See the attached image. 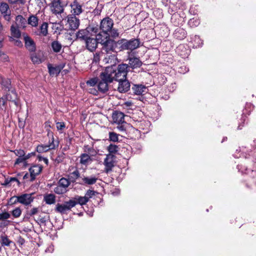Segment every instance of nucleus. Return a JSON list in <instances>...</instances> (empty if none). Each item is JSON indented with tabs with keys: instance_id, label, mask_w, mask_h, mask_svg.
Segmentation results:
<instances>
[{
	"instance_id": "1",
	"label": "nucleus",
	"mask_w": 256,
	"mask_h": 256,
	"mask_svg": "<svg viewBox=\"0 0 256 256\" xmlns=\"http://www.w3.org/2000/svg\"><path fill=\"white\" fill-rule=\"evenodd\" d=\"M101 32L98 34V38L102 45V50L106 54L112 52V20L109 17L104 18L100 22Z\"/></svg>"
},
{
	"instance_id": "2",
	"label": "nucleus",
	"mask_w": 256,
	"mask_h": 256,
	"mask_svg": "<svg viewBox=\"0 0 256 256\" xmlns=\"http://www.w3.org/2000/svg\"><path fill=\"white\" fill-rule=\"evenodd\" d=\"M100 80L98 78H94L88 80L86 84L90 86H95L97 84V88L100 92L105 93L108 90V84L112 82V66L106 68L100 76Z\"/></svg>"
},
{
	"instance_id": "3",
	"label": "nucleus",
	"mask_w": 256,
	"mask_h": 256,
	"mask_svg": "<svg viewBox=\"0 0 256 256\" xmlns=\"http://www.w3.org/2000/svg\"><path fill=\"white\" fill-rule=\"evenodd\" d=\"M140 44L139 38H132L128 40L122 38L118 42L113 40V50L120 46L118 48L120 51L124 50H129L132 51L138 48L141 46Z\"/></svg>"
},
{
	"instance_id": "4",
	"label": "nucleus",
	"mask_w": 256,
	"mask_h": 256,
	"mask_svg": "<svg viewBox=\"0 0 256 256\" xmlns=\"http://www.w3.org/2000/svg\"><path fill=\"white\" fill-rule=\"evenodd\" d=\"M48 136L51 138V140H50L48 144H40L36 147V152L38 153H43L47 152L50 150H54L58 146V142H54V134L50 130L48 131L47 134Z\"/></svg>"
},
{
	"instance_id": "5",
	"label": "nucleus",
	"mask_w": 256,
	"mask_h": 256,
	"mask_svg": "<svg viewBox=\"0 0 256 256\" xmlns=\"http://www.w3.org/2000/svg\"><path fill=\"white\" fill-rule=\"evenodd\" d=\"M76 206V203L74 200L70 199L62 204L58 203L56 206L55 211L61 214H66L68 211L70 210Z\"/></svg>"
},
{
	"instance_id": "6",
	"label": "nucleus",
	"mask_w": 256,
	"mask_h": 256,
	"mask_svg": "<svg viewBox=\"0 0 256 256\" xmlns=\"http://www.w3.org/2000/svg\"><path fill=\"white\" fill-rule=\"evenodd\" d=\"M128 64H120L118 66L117 70L115 71L114 76L113 80H120L126 79Z\"/></svg>"
},
{
	"instance_id": "7",
	"label": "nucleus",
	"mask_w": 256,
	"mask_h": 256,
	"mask_svg": "<svg viewBox=\"0 0 256 256\" xmlns=\"http://www.w3.org/2000/svg\"><path fill=\"white\" fill-rule=\"evenodd\" d=\"M50 9L53 14H60L64 12V6L61 0H53L50 4Z\"/></svg>"
},
{
	"instance_id": "8",
	"label": "nucleus",
	"mask_w": 256,
	"mask_h": 256,
	"mask_svg": "<svg viewBox=\"0 0 256 256\" xmlns=\"http://www.w3.org/2000/svg\"><path fill=\"white\" fill-rule=\"evenodd\" d=\"M107 150L108 154H106L104 164L105 166V170L108 173L112 170V144L108 146Z\"/></svg>"
},
{
	"instance_id": "9",
	"label": "nucleus",
	"mask_w": 256,
	"mask_h": 256,
	"mask_svg": "<svg viewBox=\"0 0 256 256\" xmlns=\"http://www.w3.org/2000/svg\"><path fill=\"white\" fill-rule=\"evenodd\" d=\"M66 27L70 30H74L78 28L80 26V20L73 15L67 16Z\"/></svg>"
},
{
	"instance_id": "10",
	"label": "nucleus",
	"mask_w": 256,
	"mask_h": 256,
	"mask_svg": "<svg viewBox=\"0 0 256 256\" xmlns=\"http://www.w3.org/2000/svg\"><path fill=\"white\" fill-rule=\"evenodd\" d=\"M24 40L26 48L30 52L36 50V44L34 40L26 34H23Z\"/></svg>"
},
{
	"instance_id": "11",
	"label": "nucleus",
	"mask_w": 256,
	"mask_h": 256,
	"mask_svg": "<svg viewBox=\"0 0 256 256\" xmlns=\"http://www.w3.org/2000/svg\"><path fill=\"white\" fill-rule=\"evenodd\" d=\"M33 194L34 193L22 194L18 196L17 200L21 204L24 206H28L34 201V198L32 196Z\"/></svg>"
},
{
	"instance_id": "12",
	"label": "nucleus",
	"mask_w": 256,
	"mask_h": 256,
	"mask_svg": "<svg viewBox=\"0 0 256 256\" xmlns=\"http://www.w3.org/2000/svg\"><path fill=\"white\" fill-rule=\"evenodd\" d=\"M30 58L34 64H40L44 61L43 52L41 50L30 52Z\"/></svg>"
},
{
	"instance_id": "13",
	"label": "nucleus",
	"mask_w": 256,
	"mask_h": 256,
	"mask_svg": "<svg viewBox=\"0 0 256 256\" xmlns=\"http://www.w3.org/2000/svg\"><path fill=\"white\" fill-rule=\"evenodd\" d=\"M116 81L118 82L117 89L120 92L125 93L130 90V84L128 80L123 79L122 80Z\"/></svg>"
},
{
	"instance_id": "14",
	"label": "nucleus",
	"mask_w": 256,
	"mask_h": 256,
	"mask_svg": "<svg viewBox=\"0 0 256 256\" xmlns=\"http://www.w3.org/2000/svg\"><path fill=\"white\" fill-rule=\"evenodd\" d=\"M98 40H100L97 38H90V36L85 41L87 49L90 51L94 52L96 50L98 46Z\"/></svg>"
},
{
	"instance_id": "15",
	"label": "nucleus",
	"mask_w": 256,
	"mask_h": 256,
	"mask_svg": "<svg viewBox=\"0 0 256 256\" xmlns=\"http://www.w3.org/2000/svg\"><path fill=\"white\" fill-rule=\"evenodd\" d=\"M42 170V166L41 165L35 164L29 168L30 175V181H34L36 179L37 175H38Z\"/></svg>"
},
{
	"instance_id": "16",
	"label": "nucleus",
	"mask_w": 256,
	"mask_h": 256,
	"mask_svg": "<svg viewBox=\"0 0 256 256\" xmlns=\"http://www.w3.org/2000/svg\"><path fill=\"white\" fill-rule=\"evenodd\" d=\"M64 66L65 64L64 63H61L55 66H53L51 64L48 65V68L50 75L58 74Z\"/></svg>"
},
{
	"instance_id": "17",
	"label": "nucleus",
	"mask_w": 256,
	"mask_h": 256,
	"mask_svg": "<svg viewBox=\"0 0 256 256\" xmlns=\"http://www.w3.org/2000/svg\"><path fill=\"white\" fill-rule=\"evenodd\" d=\"M70 6L72 8V15L74 16H75L80 15L83 12L82 5L78 2L77 0H74L70 4Z\"/></svg>"
},
{
	"instance_id": "18",
	"label": "nucleus",
	"mask_w": 256,
	"mask_h": 256,
	"mask_svg": "<svg viewBox=\"0 0 256 256\" xmlns=\"http://www.w3.org/2000/svg\"><path fill=\"white\" fill-rule=\"evenodd\" d=\"M128 60H129L128 64L132 69L140 68L142 65V62L138 58L129 57Z\"/></svg>"
},
{
	"instance_id": "19",
	"label": "nucleus",
	"mask_w": 256,
	"mask_h": 256,
	"mask_svg": "<svg viewBox=\"0 0 256 256\" xmlns=\"http://www.w3.org/2000/svg\"><path fill=\"white\" fill-rule=\"evenodd\" d=\"M186 32L184 29L178 28L174 30V36L178 40H182L186 38Z\"/></svg>"
},
{
	"instance_id": "20",
	"label": "nucleus",
	"mask_w": 256,
	"mask_h": 256,
	"mask_svg": "<svg viewBox=\"0 0 256 256\" xmlns=\"http://www.w3.org/2000/svg\"><path fill=\"white\" fill-rule=\"evenodd\" d=\"M146 89V86L143 84H134L132 88L133 93L136 95L142 94Z\"/></svg>"
},
{
	"instance_id": "21",
	"label": "nucleus",
	"mask_w": 256,
	"mask_h": 256,
	"mask_svg": "<svg viewBox=\"0 0 256 256\" xmlns=\"http://www.w3.org/2000/svg\"><path fill=\"white\" fill-rule=\"evenodd\" d=\"M124 113L114 111L113 112V124L124 122Z\"/></svg>"
},
{
	"instance_id": "22",
	"label": "nucleus",
	"mask_w": 256,
	"mask_h": 256,
	"mask_svg": "<svg viewBox=\"0 0 256 256\" xmlns=\"http://www.w3.org/2000/svg\"><path fill=\"white\" fill-rule=\"evenodd\" d=\"M128 136L132 140H138L141 137L140 131L134 128H132L129 130Z\"/></svg>"
},
{
	"instance_id": "23",
	"label": "nucleus",
	"mask_w": 256,
	"mask_h": 256,
	"mask_svg": "<svg viewBox=\"0 0 256 256\" xmlns=\"http://www.w3.org/2000/svg\"><path fill=\"white\" fill-rule=\"evenodd\" d=\"M27 21L21 15H18L16 18V26L20 28H24L26 26Z\"/></svg>"
},
{
	"instance_id": "24",
	"label": "nucleus",
	"mask_w": 256,
	"mask_h": 256,
	"mask_svg": "<svg viewBox=\"0 0 256 256\" xmlns=\"http://www.w3.org/2000/svg\"><path fill=\"white\" fill-rule=\"evenodd\" d=\"M89 33L92 34L96 36V38H98V33L101 32L100 26H99L98 24H91L87 28Z\"/></svg>"
},
{
	"instance_id": "25",
	"label": "nucleus",
	"mask_w": 256,
	"mask_h": 256,
	"mask_svg": "<svg viewBox=\"0 0 256 256\" xmlns=\"http://www.w3.org/2000/svg\"><path fill=\"white\" fill-rule=\"evenodd\" d=\"M89 32L88 28L85 30H80L78 31L76 34V38L80 40L86 41L89 37Z\"/></svg>"
},
{
	"instance_id": "26",
	"label": "nucleus",
	"mask_w": 256,
	"mask_h": 256,
	"mask_svg": "<svg viewBox=\"0 0 256 256\" xmlns=\"http://www.w3.org/2000/svg\"><path fill=\"white\" fill-rule=\"evenodd\" d=\"M176 52L182 58L186 57L188 54V50L186 48L184 44L179 45L176 48Z\"/></svg>"
},
{
	"instance_id": "27",
	"label": "nucleus",
	"mask_w": 256,
	"mask_h": 256,
	"mask_svg": "<svg viewBox=\"0 0 256 256\" xmlns=\"http://www.w3.org/2000/svg\"><path fill=\"white\" fill-rule=\"evenodd\" d=\"M9 9L8 5L6 2H2L0 6V10L2 14H4L5 19L10 18V14H8V11Z\"/></svg>"
},
{
	"instance_id": "28",
	"label": "nucleus",
	"mask_w": 256,
	"mask_h": 256,
	"mask_svg": "<svg viewBox=\"0 0 256 256\" xmlns=\"http://www.w3.org/2000/svg\"><path fill=\"white\" fill-rule=\"evenodd\" d=\"M56 196L52 194H47L44 196V200L48 204H54L56 202Z\"/></svg>"
},
{
	"instance_id": "29",
	"label": "nucleus",
	"mask_w": 256,
	"mask_h": 256,
	"mask_svg": "<svg viewBox=\"0 0 256 256\" xmlns=\"http://www.w3.org/2000/svg\"><path fill=\"white\" fill-rule=\"evenodd\" d=\"M18 27L16 26L12 25L10 27V32L12 36L16 38H18L21 36V33L18 30Z\"/></svg>"
},
{
	"instance_id": "30",
	"label": "nucleus",
	"mask_w": 256,
	"mask_h": 256,
	"mask_svg": "<svg viewBox=\"0 0 256 256\" xmlns=\"http://www.w3.org/2000/svg\"><path fill=\"white\" fill-rule=\"evenodd\" d=\"M12 94L10 93L8 94L5 96L7 100L12 101L16 106H18V102L16 101V94L14 91L11 92Z\"/></svg>"
},
{
	"instance_id": "31",
	"label": "nucleus",
	"mask_w": 256,
	"mask_h": 256,
	"mask_svg": "<svg viewBox=\"0 0 256 256\" xmlns=\"http://www.w3.org/2000/svg\"><path fill=\"white\" fill-rule=\"evenodd\" d=\"M92 162L90 156L86 154H82L80 156V163L84 165H87Z\"/></svg>"
},
{
	"instance_id": "32",
	"label": "nucleus",
	"mask_w": 256,
	"mask_h": 256,
	"mask_svg": "<svg viewBox=\"0 0 256 256\" xmlns=\"http://www.w3.org/2000/svg\"><path fill=\"white\" fill-rule=\"evenodd\" d=\"M98 179V178L96 176L84 177L82 178V182L85 184L88 185L94 184L96 182Z\"/></svg>"
},
{
	"instance_id": "33",
	"label": "nucleus",
	"mask_w": 256,
	"mask_h": 256,
	"mask_svg": "<svg viewBox=\"0 0 256 256\" xmlns=\"http://www.w3.org/2000/svg\"><path fill=\"white\" fill-rule=\"evenodd\" d=\"M51 46L54 52L56 53L59 52L62 48L61 44L57 40L52 42L51 44Z\"/></svg>"
},
{
	"instance_id": "34",
	"label": "nucleus",
	"mask_w": 256,
	"mask_h": 256,
	"mask_svg": "<svg viewBox=\"0 0 256 256\" xmlns=\"http://www.w3.org/2000/svg\"><path fill=\"white\" fill-rule=\"evenodd\" d=\"M38 18H37V16L34 15L30 16L28 20V24L31 25L32 26L34 27H36L38 26Z\"/></svg>"
},
{
	"instance_id": "35",
	"label": "nucleus",
	"mask_w": 256,
	"mask_h": 256,
	"mask_svg": "<svg viewBox=\"0 0 256 256\" xmlns=\"http://www.w3.org/2000/svg\"><path fill=\"white\" fill-rule=\"evenodd\" d=\"M74 200L76 203V205L77 204H80L82 206L86 204L88 201L85 196H78L76 198H74Z\"/></svg>"
},
{
	"instance_id": "36",
	"label": "nucleus",
	"mask_w": 256,
	"mask_h": 256,
	"mask_svg": "<svg viewBox=\"0 0 256 256\" xmlns=\"http://www.w3.org/2000/svg\"><path fill=\"white\" fill-rule=\"evenodd\" d=\"M48 24L46 22H43L40 26V32L38 35L46 36L48 33Z\"/></svg>"
},
{
	"instance_id": "37",
	"label": "nucleus",
	"mask_w": 256,
	"mask_h": 256,
	"mask_svg": "<svg viewBox=\"0 0 256 256\" xmlns=\"http://www.w3.org/2000/svg\"><path fill=\"white\" fill-rule=\"evenodd\" d=\"M113 129L121 132H124L126 131L124 122L113 124Z\"/></svg>"
},
{
	"instance_id": "38",
	"label": "nucleus",
	"mask_w": 256,
	"mask_h": 256,
	"mask_svg": "<svg viewBox=\"0 0 256 256\" xmlns=\"http://www.w3.org/2000/svg\"><path fill=\"white\" fill-rule=\"evenodd\" d=\"M0 242L2 246H10L12 242L6 236H1Z\"/></svg>"
},
{
	"instance_id": "39",
	"label": "nucleus",
	"mask_w": 256,
	"mask_h": 256,
	"mask_svg": "<svg viewBox=\"0 0 256 256\" xmlns=\"http://www.w3.org/2000/svg\"><path fill=\"white\" fill-rule=\"evenodd\" d=\"M70 184V180L65 178H61L58 182V184L66 189H67Z\"/></svg>"
},
{
	"instance_id": "40",
	"label": "nucleus",
	"mask_w": 256,
	"mask_h": 256,
	"mask_svg": "<svg viewBox=\"0 0 256 256\" xmlns=\"http://www.w3.org/2000/svg\"><path fill=\"white\" fill-rule=\"evenodd\" d=\"M1 84L3 87L8 90L10 88L11 82L8 78H2L1 82Z\"/></svg>"
},
{
	"instance_id": "41",
	"label": "nucleus",
	"mask_w": 256,
	"mask_h": 256,
	"mask_svg": "<svg viewBox=\"0 0 256 256\" xmlns=\"http://www.w3.org/2000/svg\"><path fill=\"white\" fill-rule=\"evenodd\" d=\"M54 191L56 194H62L66 193L68 190L58 184V186L54 188Z\"/></svg>"
},
{
	"instance_id": "42",
	"label": "nucleus",
	"mask_w": 256,
	"mask_h": 256,
	"mask_svg": "<svg viewBox=\"0 0 256 256\" xmlns=\"http://www.w3.org/2000/svg\"><path fill=\"white\" fill-rule=\"evenodd\" d=\"M12 214L14 218H19L22 214V210L20 208H16L12 212Z\"/></svg>"
},
{
	"instance_id": "43",
	"label": "nucleus",
	"mask_w": 256,
	"mask_h": 256,
	"mask_svg": "<svg viewBox=\"0 0 256 256\" xmlns=\"http://www.w3.org/2000/svg\"><path fill=\"white\" fill-rule=\"evenodd\" d=\"M10 214L6 212L0 213V220L6 221V220L10 218Z\"/></svg>"
},
{
	"instance_id": "44",
	"label": "nucleus",
	"mask_w": 256,
	"mask_h": 256,
	"mask_svg": "<svg viewBox=\"0 0 256 256\" xmlns=\"http://www.w3.org/2000/svg\"><path fill=\"white\" fill-rule=\"evenodd\" d=\"M97 192L93 190H87L85 196L87 198L88 200H89L90 198H92L94 196H95Z\"/></svg>"
},
{
	"instance_id": "45",
	"label": "nucleus",
	"mask_w": 256,
	"mask_h": 256,
	"mask_svg": "<svg viewBox=\"0 0 256 256\" xmlns=\"http://www.w3.org/2000/svg\"><path fill=\"white\" fill-rule=\"evenodd\" d=\"M7 100L5 97L0 98V108L2 110L5 109Z\"/></svg>"
},
{
	"instance_id": "46",
	"label": "nucleus",
	"mask_w": 256,
	"mask_h": 256,
	"mask_svg": "<svg viewBox=\"0 0 256 256\" xmlns=\"http://www.w3.org/2000/svg\"><path fill=\"white\" fill-rule=\"evenodd\" d=\"M246 116L242 114V118H241V122L240 123L238 126V130H241L242 129V127L244 126V122L246 120Z\"/></svg>"
},
{
	"instance_id": "47",
	"label": "nucleus",
	"mask_w": 256,
	"mask_h": 256,
	"mask_svg": "<svg viewBox=\"0 0 256 256\" xmlns=\"http://www.w3.org/2000/svg\"><path fill=\"white\" fill-rule=\"evenodd\" d=\"M80 176V174L78 170H76L70 174V178L75 180Z\"/></svg>"
},
{
	"instance_id": "48",
	"label": "nucleus",
	"mask_w": 256,
	"mask_h": 256,
	"mask_svg": "<svg viewBox=\"0 0 256 256\" xmlns=\"http://www.w3.org/2000/svg\"><path fill=\"white\" fill-rule=\"evenodd\" d=\"M15 154L18 157H22V156H25V152L24 150L20 149V150H16L14 151Z\"/></svg>"
},
{
	"instance_id": "49",
	"label": "nucleus",
	"mask_w": 256,
	"mask_h": 256,
	"mask_svg": "<svg viewBox=\"0 0 256 256\" xmlns=\"http://www.w3.org/2000/svg\"><path fill=\"white\" fill-rule=\"evenodd\" d=\"M26 158L24 156H22V157H18V158L16 160L14 164H18L20 163L26 162Z\"/></svg>"
},
{
	"instance_id": "50",
	"label": "nucleus",
	"mask_w": 256,
	"mask_h": 256,
	"mask_svg": "<svg viewBox=\"0 0 256 256\" xmlns=\"http://www.w3.org/2000/svg\"><path fill=\"white\" fill-rule=\"evenodd\" d=\"M56 128L58 130H61L65 128V124L64 122H58L56 123Z\"/></svg>"
},
{
	"instance_id": "51",
	"label": "nucleus",
	"mask_w": 256,
	"mask_h": 256,
	"mask_svg": "<svg viewBox=\"0 0 256 256\" xmlns=\"http://www.w3.org/2000/svg\"><path fill=\"white\" fill-rule=\"evenodd\" d=\"M119 136H120L122 138V136H120V134H117L116 132H113V142H118Z\"/></svg>"
},
{
	"instance_id": "52",
	"label": "nucleus",
	"mask_w": 256,
	"mask_h": 256,
	"mask_svg": "<svg viewBox=\"0 0 256 256\" xmlns=\"http://www.w3.org/2000/svg\"><path fill=\"white\" fill-rule=\"evenodd\" d=\"M10 41H14V44L18 46L22 47V43L20 40H15L12 37H10Z\"/></svg>"
},
{
	"instance_id": "53",
	"label": "nucleus",
	"mask_w": 256,
	"mask_h": 256,
	"mask_svg": "<svg viewBox=\"0 0 256 256\" xmlns=\"http://www.w3.org/2000/svg\"><path fill=\"white\" fill-rule=\"evenodd\" d=\"M188 24L191 26H196L197 25H198L199 24V22L198 20L192 18V19H190L189 20Z\"/></svg>"
},
{
	"instance_id": "54",
	"label": "nucleus",
	"mask_w": 256,
	"mask_h": 256,
	"mask_svg": "<svg viewBox=\"0 0 256 256\" xmlns=\"http://www.w3.org/2000/svg\"><path fill=\"white\" fill-rule=\"evenodd\" d=\"M38 211H39L38 208H34L30 210L29 214L30 216H32L38 214Z\"/></svg>"
},
{
	"instance_id": "55",
	"label": "nucleus",
	"mask_w": 256,
	"mask_h": 256,
	"mask_svg": "<svg viewBox=\"0 0 256 256\" xmlns=\"http://www.w3.org/2000/svg\"><path fill=\"white\" fill-rule=\"evenodd\" d=\"M38 158L39 160V161H42L43 160V162L46 164V165H48V160L47 158H44V157H42V156H38Z\"/></svg>"
},
{
	"instance_id": "56",
	"label": "nucleus",
	"mask_w": 256,
	"mask_h": 256,
	"mask_svg": "<svg viewBox=\"0 0 256 256\" xmlns=\"http://www.w3.org/2000/svg\"><path fill=\"white\" fill-rule=\"evenodd\" d=\"M10 222V220L2 221L0 222V228H4L7 226Z\"/></svg>"
},
{
	"instance_id": "57",
	"label": "nucleus",
	"mask_w": 256,
	"mask_h": 256,
	"mask_svg": "<svg viewBox=\"0 0 256 256\" xmlns=\"http://www.w3.org/2000/svg\"><path fill=\"white\" fill-rule=\"evenodd\" d=\"M120 148V145L113 144V154L116 153Z\"/></svg>"
},
{
	"instance_id": "58",
	"label": "nucleus",
	"mask_w": 256,
	"mask_h": 256,
	"mask_svg": "<svg viewBox=\"0 0 256 256\" xmlns=\"http://www.w3.org/2000/svg\"><path fill=\"white\" fill-rule=\"evenodd\" d=\"M115 171L116 172H118V174H120L121 172V169L120 168H119L118 166H115L113 164V172Z\"/></svg>"
},
{
	"instance_id": "59",
	"label": "nucleus",
	"mask_w": 256,
	"mask_h": 256,
	"mask_svg": "<svg viewBox=\"0 0 256 256\" xmlns=\"http://www.w3.org/2000/svg\"><path fill=\"white\" fill-rule=\"evenodd\" d=\"M64 157L62 155V156H58L56 157V160L55 161L57 162V163H60L61 162L63 159H64Z\"/></svg>"
},
{
	"instance_id": "60",
	"label": "nucleus",
	"mask_w": 256,
	"mask_h": 256,
	"mask_svg": "<svg viewBox=\"0 0 256 256\" xmlns=\"http://www.w3.org/2000/svg\"><path fill=\"white\" fill-rule=\"evenodd\" d=\"M18 197V196H14L10 198V202H12V203L14 204L18 202L17 200Z\"/></svg>"
},
{
	"instance_id": "61",
	"label": "nucleus",
	"mask_w": 256,
	"mask_h": 256,
	"mask_svg": "<svg viewBox=\"0 0 256 256\" xmlns=\"http://www.w3.org/2000/svg\"><path fill=\"white\" fill-rule=\"evenodd\" d=\"M98 92H99L98 90H96L94 88H90L89 89V92L94 95H97L98 94Z\"/></svg>"
},
{
	"instance_id": "62",
	"label": "nucleus",
	"mask_w": 256,
	"mask_h": 256,
	"mask_svg": "<svg viewBox=\"0 0 256 256\" xmlns=\"http://www.w3.org/2000/svg\"><path fill=\"white\" fill-rule=\"evenodd\" d=\"M119 36V33L117 30L113 28V38H115Z\"/></svg>"
},
{
	"instance_id": "63",
	"label": "nucleus",
	"mask_w": 256,
	"mask_h": 256,
	"mask_svg": "<svg viewBox=\"0 0 256 256\" xmlns=\"http://www.w3.org/2000/svg\"><path fill=\"white\" fill-rule=\"evenodd\" d=\"M34 155H35L34 152H32L29 153L26 155L25 154V158H26V160H28L32 156H34Z\"/></svg>"
},
{
	"instance_id": "64",
	"label": "nucleus",
	"mask_w": 256,
	"mask_h": 256,
	"mask_svg": "<svg viewBox=\"0 0 256 256\" xmlns=\"http://www.w3.org/2000/svg\"><path fill=\"white\" fill-rule=\"evenodd\" d=\"M45 128H46V131L47 132H48V131L49 130H50V122H45Z\"/></svg>"
}]
</instances>
